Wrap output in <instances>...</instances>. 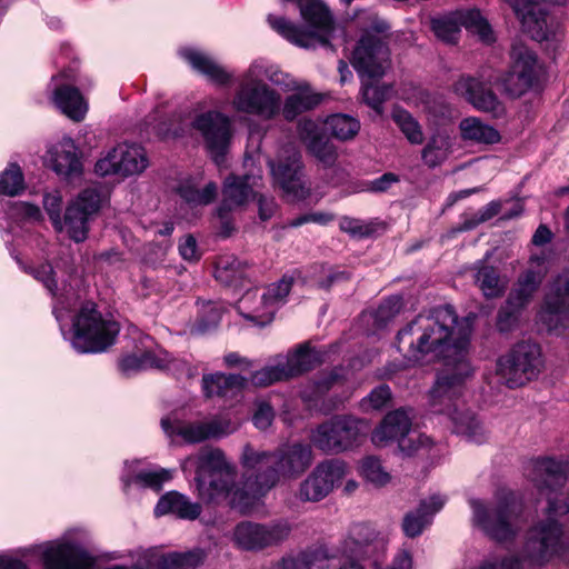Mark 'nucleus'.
<instances>
[{
    "label": "nucleus",
    "instance_id": "1",
    "mask_svg": "<svg viewBox=\"0 0 569 569\" xmlns=\"http://www.w3.org/2000/svg\"><path fill=\"white\" fill-rule=\"evenodd\" d=\"M470 336V320H458L452 307L443 306L418 315L398 332L397 345L409 361H443L445 368L429 392L430 410L448 416L453 431L466 440L482 443L487 440L485 427L460 401L463 383L472 373L468 360Z\"/></svg>",
    "mask_w": 569,
    "mask_h": 569
},
{
    "label": "nucleus",
    "instance_id": "2",
    "mask_svg": "<svg viewBox=\"0 0 569 569\" xmlns=\"http://www.w3.org/2000/svg\"><path fill=\"white\" fill-rule=\"evenodd\" d=\"M569 462L552 458H540L532 462L531 479L539 491L546 495V518L536 521L527 532L521 560L530 566H542L569 550V538L557 520L569 513V495L562 500L558 490L565 485Z\"/></svg>",
    "mask_w": 569,
    "mask_h": 569
},
{
    "label": "nucleus",
    "instance_id": "3",
    "mask_svg": "<svg viewBox=\"0 0 569 569\" xmlns=\"http://www.w3.org/2000/svg\"><path fill=\"white\" fill-rule=\"evenodd\" d=\"M184 473L194 471L198 496L209 503L228 502L231 507L246 510L253 505L247 479L237 483V468L220 448L203 447L181 461Z\"/></svg>",
    "mask_w": 569,
    "mask_h": 569
},
{
    "label": "nucleus",
    "instance_id": "4",
    "mask_svg": "<svg viewBox=\"0 0 569 569\" xmlns=\"http://www.w3.org/2000/svg\"><path fill=\"white\" fill-rule=\"evenodd\" d=\"M313 461L312 448L300 441L284 443L274 451H256L251 446L243 448L241 462L249 471L247 487L252 501L266 495L281 480H295L303 475Z\"/></svg>",
    "mask_w": 569,
    "mask_h": 569
},
{
    "label": "nucleus",
    "instance_id": "5",
    "mask_svg": "<svg viewBox=\"0 0 569 569\" xmlns=\"http://www.w3.org/2000/svg\"><path fill=\"white\" fill-rule=\"evenodd\" d=\"M367 24L365 34L359 40L353 53L352 66L358 71L361 81L363 101L377 113H381L382 103L391 97V86H376L373 80L381 78L389 68V49L377 36L389 29L388 23L370 11H362Z\"/></svg>",
    "mask_w": 569,
    "mask_h": 569
},
{
    "label": "nucleus",
    "instance_id": "6",
    "mask_svg": "<svg viewBox=\"0 0 569 569\" xmlns=\"http://www.w3.org/2000/svg\"><path fill=\"white\" fill-rule=\"evenodd\" d=\"M295 3L305 22L303 26L274 13L267 16L268 26L299 48L315 49L329 46L335 38L337 27L327 3L323 0H296Z\"/></svg>",
    "mask_w": 569,
    "mask_h": 569
},
{
    "label": "nucleus",
    "instance_id": "7",
    "mask_svg": "<svg viewBox=\"0 0 569 569\" xmlns=\"http://www.w3.org/2000/svg\"><path fill=\"white\" fill-rule=\"evenodd\" d=\"M282 71L276 62L258 57L253 59L240 77L232 98V107L242 113L256 116L262 120H272L280 116L281 94L263 80L272 84L270 74Z\"/></svg>",
    "mask_w": 569,
    "mask_h": 569
},
{
    "label": "nucleus",
    "instance_id": "8",
    "mask_svg": "<svg viewBox=\"0 0 569 569\" xmlns=\"http://www.w3.org/2000/svg\"><path fill=\"white\" fill-rule=\"evenodd\" d=\"M193 130L198 131L207 142H230L232 139L231 120L217 111L200 113L193 119L182 113L162 119L160 111L156 109L139 127L141 137L163 140L188 138Z\"/></svg>",
    "mask_w": 569,
    "mask_h": 569
},
{
    "label": "nucleus",
    "instance_id": "9",
    "mask_svg": "<svg viewBox=\"0 0 569 569\" xmlns=\"http://www.w3.org/2000/svg\"><path fill=\"white\" fill-rule=\"evenodd\" d=\"M109 190L101 186L86 188L69 203L64 219H61L62 196L54 190L43 196V207L57 231L67 230L76 242L86 240L89 222L108 199Z\"/></svg>",
    "mask_w": 569,
    "mask_h": 569
},
{
    "label": "nucleus",
    "instance_id": "10",
    "mask_svg": "<svg viewBox=\"0 0 569 569\" xmlns=\"http://www.w3.org/2000/svg\"><path fill=\"white\" fill-rule=\"evenodd\" d=\"M471 523L485 535L497 541L513 539L521 528V503L512 492H503L488 505L481 499H469Z\"/></svg>",
    "mask_w": 569,
    "mask_h": 569
},
{
    "label": "nucleus",
    "instance_id": "11",
    "mask_svg": "<svg viewBox=\"0 0 569 569\" xmlns=\"http://www.w3.org/2000/svg\"><path fill=\"white\" fill-rule=\"evenodd\" d=\"M118 332L114 320L99 312L94 303L87 302L73 317L70 341L80 353H97L111 346Z\"/></svg>",
    "mask_w": 569,
    "mask_h": 569
},
{
    "label": "nucleus",
    "instance_id": "12",
    "mask_svg": "<svg viewBox=\"0 0 569 569\" xmlns=\"http://www.w3.org/2000/svg\"><path fill=\"white\" fill-rule=\"evenodd\" d=\"M541 349L533 342H520L497 361V376L509 388H517L538 377L542 369Z\"/></svg>",
    "mask_w": 569,
    "mask_h": 569
},
{
    "label": "nucleus",
    "instance_id": "13",
    "mask_svg": "<svg viewBox=\"0 0 569 569\" xmlns=\"http://www.w3.org/2000/svg\"><path fill=\"white\" fill-rule=\"evenodd\" d=\"M367 428L366 421L352 416H336L313 430L311 442L328 453H338L356 445Z\"/></svg>",
    "mask_w": 569,
    "mask_h": 569
},
{
    "label": "nucleus",
    "instance_id": "14",
    "mask_svg": "<svg viewBox=\"0 0 569 569\" xmlns=\"http://www.w3.org/2000/svg\"><path fill=\"white\" fill-rule=\"evenodd\" d=\"M76 83L82 89L92 87L87 77L82 78L73 71H63L51 78L48 89L52 103L69 119L80 122L86 118L89 104L79 88L74 87Z\"/></svg>",
    "mask_w": 569,
    "mask_h": 569
},
{
    "label": "nucleus",
    "instance_id": "15",
    "mask_svg": "<svg viewBox=\"0 0 569 569\" xmlns=\"http://www.w3.org/2000/svg\"><path fill=\"white\" fill-rule=\"evenodd\" d=\"M270 78L272 86L291 92L284 99L281 98L280 116L286 121H293L316 109L323 99V94L316 91L307 80L297 79L283 70L272 72Z\"/></svg>",
    "mask_w": 569,
    "mask_h": 569
},
{
    "label": "nucleus",
    "instance_id": "16",
    "mask_svg": "<svg viewBox=\"0 0 569 569\" xmlns=\"http://www.w3.org/2000/svg\"><path fill=\"white\" fill-rule=\"evenodd\" d=\"M27 555L40 556L44 569H92L94 565L93 558L67 537L32 546L22 552Z\"/></svg>",
    "mask_w": 569,
    "mask_h": 569
},
{
    "label": "nucleus",
    "instance_id": "17",
    "mask_svg": "<svg viewBox=\"0 0 569 569\" xmlns=\"http://www.w3.org/2000/svg\"><path fill=\"white\" fill-rule=\"evenodd\" d=\"M274 183L280 187L284 196L291 200L305 199L310 192V186L307 183L300 156L295 144H281L278 151V159L269 160Z\"/></svg>",
    "mask_w": 569,
    "mask_h": 569
},
{
    "label": "nucleus",
    "instance_id": "18",
    "mask_svg": "<svg viewBox=\"0 0 569 569\" xmlns=\"http://www.w3.org/2000/svg\"><path fill=\"white\" fill-rule=\"evenodd\" d=\"M511 64L500 83L510 97H520L537 82L540 66L535 52L521 42H515L510 52Z\"/></svg>",
    "mask_w": 569,
    "mask_h": 569
},
{
    "label": "nucleus",
    "instance_id": "19",
    "mask_svg": "<svg viewBox=\"0 0 569 569\" xmlns=\"http://www.w3.org/2000/svg\"><path fill=\"white\" fill-rule=\"evenodd\" d=\"M161 426L168 436H179L188 443L220 439L233 433L238 429V423L226 417H213L194 421L170 420L166 418L161 420Z\"/></svg>",
    "mask_w": 569,
    "mask_h": 569
},
{
    "label": "nucleus",
    "instance_id": "20",
    "mask_svg": "<svg viewBox=\"0 0 569 569\" xmlns=\"http://www.w3.org/2000/svg\"><path fill=\"white\" fill-rule=\"evenodd\" d=\"M148 166L146 150L141 144H116L98 159L94 172L100 177L127 178L142 173Z\"/></svg>",
    "mask_w": 569,
    "mask_h": 569
},
{
    "label": "nucleus",
    "instance_id": "21",
    "mask_svg": "<svg viewBox=\"0 0 569 569\" xmlns=\"http://www.w3.org/2000/svg\"><path fill=\"white\" fill-rule=\"evenodd\" d=\"M431 27L437 38L449 43L457 41L460 27L478 34L485 43L495 41L491 27L477 9L460 10L452 16L433 19Z\"/></svg>",
    "mask_w": 569,
    "mask_h": 569
},
{
    "label": "nucleus",
    "instance_id": "22",
    "mask_svg": "<svg viewBox=\"0 0 569 569\" xmlns=\"http://www.w3.org/2000/svg\"><path fill=\"white\" fill-rule=\"evenodd\" d=\"M348 473L347 465L339 459L318 463L300 483L298 498L301 501L318 502L339 486Z\"/></svg>",
    "mask_w": 569,
    "mask_h": 569
},
{
    "label": "nucleus",
    "instance_id": "23",
    "mask_svg": "<svg viewBox=\"0 0 569 569\" xmlns=\"http://www.w3.org/2000/svg\"><path fill=\"white\" fill-rule=\"evenodd\" d=\"M291 531L287 522L269 525L252 521L239 522L233 530L232 540L243 550H261L286 540Z\"/></svg>",
    "mask_w": 569,
    "mask_h": 569
},
{
    "label": "nucleus",
    "instance_id": "24",
    "mask_svg": "<svg viewBox=\"0 0 569 569\" xmlns=\"http://www.w3.org/2000/svg\"><path fill=\"white\" fill-rule=\"evenodd\" d=\"M120 370L130 375L132 372L148 369H166L171 371L178 378H193L197 376V369L183 360L172 358L168 351L160 347L144 351L141 355H129L121 359Z\"/></svg>",
    "mask_w": 569,
    "mask_h": 569
},
{
    "label": "nucleus",
    "instance_id": "25",
    "mask_svg": "<svg viewBox=\"0 0 569 569\" xmlns=\"http://www.w3.org/2000/svg\"><path fill=\"white\" fill-rule=\"evenodd\" d=\"M387 541L376 529L367 523H357L351 528L345 541L343 552L358 560H370L378 568L386 552Z\"/></svg>",
    "mask_w": 569,
    "mask_h": 569
},
{
    "label": "nucleus",
    "instance_id": "26",
    "mask_svg": "<svg viewBox=\"0 0 569 569\" xmlns=\"http://www.w3.org/2000/svg\"><path fill=\"white\" fill-rule=\"evenodd\" d=\"M539 317L549 330L569 327V269L560 273L551 284Z\"/></svg>",
    "mask_w": 569,
    "mask_h": 569
},
{
    "label": "nucleus",
    "instance_id": "27",
    "mask_svg": "<svg viewBox=\"0 0 569 569\" xmlns=\"http://www.w3.org/2000/svg\"><path fill=\"white\" fill-rule=\"evenodd\" d=\"M178 56L194 72L206 77L209 81L218 86H229L234 79L232 72L201 48L192 46L181 47L178 50Z\"/></svg>",
    "mask_w": 569,
    "mask_h": 569
},
{
    "label": "nucleus",
    "instance_id": "28",
    "mask_svg": "<svg viewBox=\"0 0 569 569\" xmlns=\"http://www.w3.org/2000/svg\"><path fill=\"white\" fill-rule=\"evenodd\" d=\"M453 92L463 98L476 109L492 112L496 116L503 111V107L493 91L479 78L461 76L452 86Z\"/></svg>",
    "mask_w": 569,
    "mask_h": 569
},
{
    "label": "nucleus",
    "instance_id": "29",
    "mask_svg": "<svg viewBox=\"0 0 569 569\" xmlns=\"http://www.w3.org/2000/svg\"><path fill=\"white\" fill-rule=\"evenodd\" d=\"M291 286L292 280L286 277L279 282L270 284L259 297V305L243 316L260 326L271 322L277 309L284 302L286 297L289 295Z\"/></svg>",
    "mask_w": 569,
    "mask_h": 569
},
{
    "label": "nucleus",
    "instance_id": "30",
    "mask_svg": "<svg viewBox=\"0 0 569 569\" xmlns=\"http://www.w3.org/2000/svg\"><path fill=\"white\" fill-rule=\"evenodd\" d=\"M261 177L246 174L243 177L230 176L223 186V200L218 209V214L224 219L227 213L236 208L242 207L250 199L257 197L254 188Z\"/></svg>",
    "mask_w": 569,
    "mask_h": 569
},
{
    "label": "nucleus",
    "instance_id": "31",
    "mask_svg": "<svg viewBox=\"0 0 569 569\" xmlns=\"http://www.w3.org/2000/svg\"><path fill=\"white\" fill-rule=\"evenodd\" d=\"M447 502V497L441 493H433L421 500L415 511L408 512L402 520V529L407 537L415 538L422 533L437 512H439Z\"/></svg>",
    "mask_w": 569,
    "mask_h": 569
},
{
    "label": "nucleus",
    "instance_id": "32",
    "mask_svg": "<svg viewBox=\"0 0 569 569\" xmlns=\"http://www.w3.org/2000/svg\"><path fill=\"white\" fill-rule=\"evenodd\" d=\"M411 425V418L405 410L391 411L373 431L372 441L377 446H386L389 441H397L400 447V440L409 435Z\"/></svg>",
    "mask_w": 569,
    "mask_h": 569
},
{
    "label": "nucleus",
    "instance_id": "33",
    "mask_svg": "<svg viewBox=\"0 0 569 569\" xmlns=\"http://www.w3.org/2000/svg\"><path fill=\"white\" fill-rule=\"evenodd\" d=\"M140 463V460L126 461L124 472L121 478L126 490L131 486H136L159 491L163 483L172 478L171 470L164 468L158 470H138L137 467Z\"/></svg>",
    "mask_w": 569,
    "mask_h": 569
},
{
    "label": "nucleus",
    "instance_id": "34",
    "mask_svg": "<svg viewBox=\"0 0 569 569\" xmlns=\"http://www.w3.org/2000/svg\"><path fill=\"white\" fill-rule=\"evenodd\" d=\"M48 163L58 174L70 180L82 173V161L77 144H54L49 152Z\"/></svg>",
    "mask_w": 569,
    "mask_h": 569
},
{
    "label": "nucleus",
    "instance_id": "35",
    "mask_svg": "<svg viewBox=\"0 0 569 569\" xmlns=\"http://www.w3.org/2000/svg\"><path fill=\"white\" fill-rule=\"evenodd\" d=\"M172 513L180 519L194 520L201 513V506L192 502L187 496L170 491L163 495L154 508V515L161 517Z\"/></svg>",
    "mask_w": 569,
    "mask_h": 569
},
{
    "label": "nucleus",
    "instance_id": "36",
    "mask_svg": "<svg viewBox=\"0 0 569 569\" xmlns=\"http://www.w3.org/2000/svg\"><path fill=\"white\" fill-rule=\"evenodd\" d=\"M472 278L476 286L486 298L500 297L508 284L507 279L500 274L499 270L486 262L477 261L471 268Z\"/></svg>",
    "mask_w": 569,
    "mask_h": 569
},
{
    "label": "nucleus",
    "instance_id": "37",
    "mask_svg": "<svg viewBox=\"0 0 569 569\" xmlns=\"http://www.w3.org/2000/svg\"><path fill=\"white\" fill-rule=\"evenodd\" d=\"M280 359L289 379L310 370L318 360V353L308 345H302L286 358Z\"/></svg>",
    "mask_w": 569,
    "mask_h": 569
},
{
    "label": "nucleus",
    "instance_id": "38",
    "mask_svg": "<svg viewBox=\"0 0 569 569\" xmlns=\"http://www.w3.org/2000/svg\"><path fill=\"white\" fill-rule=\"evenodd\" d=\"M459 129L463 140L473 142H499L500 140V136L495 128L476 117L461 120Z\"/></svg>",
    "mask_w": 569,
    "mask_h": 569
},
{
    "label": "nucleus",
    "instance_id": "39",
    "mask_svg": "<svg viewBox=\"0 0 569 569\" xmlns=\"http://www.w3.org/2000/svg\"><path fill=\"white\" fill-rule=\"evenodd\" d=\"M322 129L331 138L350 140L358 133L360 122L353 117L338 113L328 117Z\"/></svg>",
    "mask_w": 569,
    "mask_h": 569
},
{
    "label": "nucleus",
    "instance_id": "40",
    "mask_svg": "<svg viewBox=\"0 0 569 569\" xmlns=\"http://www.w3.org/2000/svg\"><path fill=\"white\" fill-rule=\"evenodd\" d=\"M347 379V372L342 368H335L330 372L323 373L311 386L302 391L306 401H316L320 396L331 388L342 385Z\"/></svg>",
    "mask_w": 569,
    "mask_h": 569
},
{
    "label": "nucleus",
    "instance_id": "41",
    "mask_svg": "<svg viewBox=\"0 0 569 569\" xmlns=\"http://www.w3.org/2000/svg\"><path fill=\"white\" fill-rule=\"evenodd\" d=\"M201 550L186 552H172L168 555L158 553V569H194L203 560Z\"/></svg>",
    "mask_w": 569,
    "mask_h": 569
},
{
    "label": "nucleus",
    "instance_id": "42",
    "mask_svg": "<svg viewBox=\"0 0 569 569\" xmlns=\"http://www.w3.org/2000/svg\"><path fill=\"white\" fill-rule=\"evenodd\" d=\"M246 274V264L233 256L221 257L216 263L214 277L221 283L237 284Z\"/></svg>",
    "mask_w": 569,
    "mask_h": 569
},
{
    "label": "nucleus",
    "instance_id": "43",
    "mask_svg": "<svg viewBox=\"0 0 569 569\" xmlns=\"http://www.w3.org/2000/svg\"><path fill=\"white\" fill-rule=\"evenodd\" d=\"M541 282L539 273L535 271H527L518 280L515 289L510 292L508 300L509 303L523 308L531 299L535 291Z\"/></svg>",
    "mask_w": 569,
    "mask_h": 569
},
{
    "label": "nucleus",
    "instance_id": "44",
    "mask_svg": "<svg viewBox=\"0 0 569 569\" xmlns=\"http://www.w3.org/2000/svg\"><path fill=\"white\" fill-rule=\"evenodd\" d=\"M217 184L208 183L201 191L191 181H184L178 187L179 196L193 206L208 204L216 198Z\"/></svg>",
    "mask_w": 569,
    "mask_h": 569
},
{
    "label": "nucleus",
    "instance_id": "45",
    "mask_svg": "<svg viewBox=\"0 0 569 569\" xmlns=\"http://www.w3.org/2000/svg\"><path fill=\"white\" fill-rule=\"evenodd\" d=\"M222 311V307L217 302L199 303L198 318L192 330L197 333H204L216 328L221 319Z\"/></svg>",
    "mask_w": 569,
    "mask_h": 569
},
{
    "label": "nucleus",
    "instance_id": "46",
    "mask_svg": "<svg viewBox=\"0 0 569 569\" xmlns=\"http://www.w3.org/2000/svg\"><path fill=\"white\" fill-rule=\"evenodd\" d=\"M33 276L36 279L43 283V286L53 297H57V303L53 307V312L57 320L61 323L64 318L63 311L67 309V306L64 299L62 297H58V287L52 277V267L50 264H41L39 268L33 270Z\"/></svg>",
    "mask_w": 569,
    "mask_h": 569
},
{
    "label": "nucleus",
    "instance_id": "47",
    "mask_svg": "<svg viewBox=\"0 0 569 569\" xmlns=\"http://www.w3.org/2000/svg\"><path fill=\"white\" fill-rule=\"evenodd\" d=\"M401 99L417 107H422L426 111L433 114H443L447 110L441 99L431 96L421 88H413L412 94L402 92Z\"/></svg>",
    "mask_w": 569,
    "mask_h": 569
},
{
    "label": "nucleus",
    "instance_id": "48",
    "mask_svg": "<svg viewBox=\"0 0 569 569\" xmlns=\"http://www.w3.org/2000/svg\"><path fill=\"white\" fill-rule=\"evenodd\" d=\"M433 440L418 430H412L407 437H402L400 440L399 449L406 456H416L428 453L433 447Z\"/></svg>",
    "mask_w": 569,
    "mask_h": 569
},
{
    "label": "nucleus",
    "instance_id": "49",
    "mask_svg": "<svg viewBox=\"0 0 569 569\" xmlns=\"http://www.w3.org/2000/svg\"><path fill=\"white\" fill-rule=\"evenodd\" d=\"M392 119L409 142H422V131L418 121L405 109L395 107Z\"/></svg>",
    "mask_w": 569,
    "mask_h": 569
},
{
    "label": "nucleus",
    "instance_id": "50",
    "mask_svg": "<svg viewBox=\"0 0 569 569\" xmlns=\"http://www.w3.org/2000/svg\"><path fill=\"white\" fill-rule=\"evenodd\" d=\"M24 188V180L18 164L11 163L0 173V194L14 197Z\"/></svg>",
    "mask_w": 569,
    "mask_h": 569
},
{
    "label": "nucleus",
    "instance_id": "51",
    "mask_svg": "<svg viewBox=\"0 0 569 569\" xmlns=\"http://www.w3.org/2000/svg\"><path fill=\"white\" fill-rule=\"evenodd\" d=\"M362 477L375 487H383L390 480L391 476L385 470L379 459L367 457L361 462Z\"/></svg>",
    "mask_w": 569,
    "mask_h": 569
},
{
    "label": "nucleus",
    "instance_id": "52",
    "mask_svg": "<svg viewBox=\"0 0 569 569\" xmlns=\"http://www.w3.org/2000/svg\"><path fill=\"white\" fill-rule=\"evenodd\" d=\"M288 376L279 358L276 365L266 366L251 376V383L257 387H267L287 380Z\"/></svg>",
    "mask_w": 569,
    "mask_h": 569
},
{
    "label": "nucleus",
    "instance_id": "53",
    "mask_svg": "<svg viewBox=\"0 0 569 569\" xmlns=\"http://www.w3.org/2000/svg\"><path fill=\"white\" fill-rule=\"evenodd\" d=\"M346 278V273L342 271H336L325 266H315L310 270L308 281L318 288L328 289L332 283Z\"/></svg>",
    "mask_w": 569,
    "mask_h": 569
},
{
    "label": "nucleus",
    "instance_id": "54",
    "mask_svg": "<svg viewBox=\"0 0 569 569\" xmlns=\"http://www.w3.org/2000/svg\"><path fill=\"white\" fill-rule=\"evenodd\" d=\"M391 399V391L387 385L375 388L367 397L360 401V408L363 411L379 410L383 408Z\"/></svg>",
    "mask_w": 569,
    "mask_h": 569
},
{
    "label": "nucleus",
    "instance_id": "55",
    "mask_svg": "<svg viewBox=\"0 0 569 569\" xmlns=\"http://www.w3.org/2000/svg\"><path fill=\"white\" fill-rule=\"evenodd\" d=\"M402 308V299L398 296L386 299L375 312V320L379 327L385 326L396 317Z\"/></svg>",
    "mask_w": 569,
    "mask_h": 569
},
{
    "label": "nucleus",
    "instance_id": "56",
    "mask_svg": "<svg viewBox=\"0 0 569 569\" xmlns=\"http://www.w3.org/2000/svg\"><path fill=\"white\" fill-rule=\"evenodd\" d=\"M522 308L517 307L516 305L509 303L507 300L506 306H503L498 313L497 319V328L500 332L510 331L518 322V316Z\"/></svg>",
    "mask_w": 569,
    "mask_h": 569
},
{
    "label": "nucleus",
    "instance_id": "57",
    "mask_svg": "<svg viewBox=\"0 0 569 569\" xmlns=\"http://www.w3.org/2000/svg\"><path fill=\"white\" fill-rule=\"evenodd\" d=\"M133 565L129 569H158V552L154 549H138L130 552Z\"/></svg>",
    "mask_w": 569,
    "mask_h": 569
},
{
    "label": "nucleus",
    "instance_id": "58",
    "mask_svg": "<svg viewBox=\"0 0 569 569\" xmlns=\"http://www.w3.org/2000/svg\"><path fill=\"white\" fill-rule=\"evenodd\" d=\"M240 375L211 373L202 377V390L206 397H212V390L219 389L220 383H238Z\"/></svg>",
    "mask_w": 569,
    "mask_h": 569
},
{
    "label": "nucleus",
    "instance_id": "59",
    "mask_svg": "<svg viewBox=\"0 0 569 569\" xmlns=\"http://www.w3.org/2000/svg\"><path fill=\"white\" fill-rule=\"evenodd\" d=\"M10 216L30 222L39 221L42 218L39 207L28 202L13 203Z\"/></svg>",
    "mask_w": 569,
    "mask_h": 569
},
{
    "label": "nucleus",
    "instance_id": "60",
    "mask_svg": "<svg viewBox=\"0 0 569 569\" xmlns=\"http://www.w3.org/2000/svg\"><path fill=\"white\" fill-rule=\"evenodd\" d=\"M500 212V203L496 201L489 202L470 220H466L461 227V230H470L477 227L479 223L485 222L493 218Z\"/></svg>",
    "mask_w": 569,
    "mask_h": 569
},
{
    "label": "nucleus",
    "instance_id": "61",
    "mask_svg": "<svg viewBox=\"0 0 569 569\" xmlns=\"http://www.w3.org/2000/svg\"><path fill=\"white\" fill-rule=\"evenodd\" d=\"M308 569H329L330 555L323 547L303 551Z\"/></svg>",
    "mask_w": 569,
    "mask_h": 569
},
{
    "label": "nucleus",
    "instance_id": "62",
    "mask_svg": "<svg viewBox=\"0 0 569 569\" xmlns=\"http://www.w3.org/2000/svg\"><path fill=\"white\" fill-rule=\"evenodd\" d=\"M308 152L323 166H331L337 159L335 144H307Z\"/></svg>",
    "mask_w": 569,
    "mask_h": 569
},
{
    "label": "nucleus",
    "instance_id": "63",
    "mask_svg": "<svg viewBox=\"0 0 569 569\" xmlns=\"http://www.w3.org/2000/svg\"><path fill=\"white\" fill-rule=\"evenodd\" d=\"M273 418V409L267 402H259L253 413L252 421L258 429L266 430L271 426Z\"/></svg>",
    "mask_w": 569,
    "mask_h": 569
},
{
    "label": "nucleus",
    "instance_id": "64",
    "mask_svg": "<svg viewBox=\"0 0 569 569\" xmlns=\"http://www.w3.org/2000/svg\"><path fill=\"white\" fill-rule=\"evenodd\" d=\"M445 144H427L422 150V159L429 167L440 164L447 157Z\"/></svg>",
    "mask_w": 569,
    "mask_h": 569
}]
</instances>
